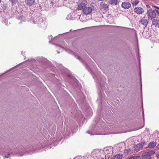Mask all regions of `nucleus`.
<instances>
[{"mask_svg": "<svg viewBox=\"0 0 159 159\" xmlns=\"http://www.w3.org/2000/svg\"><path fill=\"white\" fill-rule=\"evenodd\" d=\"M98 124L101 127V128L98 125H96L93 129H92V131H88L87 133L91 135L100 134L105 135L106 133L102 132V130H104V128H106V124L102 120H99Z\"/></svg>", "mask_w": 159, "mask_h": 159, "instance_id": "1", "label": "nucleus"}, {"mask_svg": "<svg viewBox=\"0 0 159 159\" xmlns=\"http://www.w3.org/2000/svg\"><path fill=\"white\" fill-rule=\"evenodd\" d=\"M36 18L37 19L36 21H35V20H34L32 21V22L34 24H40V26L41 27H42L43 25L45 24V22L43 20V19L41 18L38 17L37 18Z\"/></svg>", "mask_w": 159, "mask_h": 159, "instance_id": "2", "label": "nucleus"}, {"mask_svg": "<svg viewBox=\"0 0 159 159\" xmlns=\"http://www.w3.org/2000/svg\"><path fill=\"white\" fill-rule=\"evenodd\" d=\"M147 14L148 18H150L151 19L154 18L156 16V13L154 10L150 9L147 12Z\"/></svg>", "mask_w": 159, "mask_h": 159, "instance_id": "3", "label": "nucleus"}, {"mask_svg": "<svg viewBox=\"0 0 159 159\" xmlns=\"http://www.w3.org/2000/svg\"><path fill=\"white\" fill-rule=\"evenodd\" d=\"M131 6L130 3L128 2H122L121 4L122 7L126 9L129 8Z\"/></svg>", "mask_w": 159, "mask_h": 159, "instance_id": "4", "label": "nucleus"}, {"mask_svg": "<svg viewBox=\"0 0 159 159\" xmlns=\"http://www.w3.org/2000/svg\"><path fill=\"white\" fill-rule=\"evenodd\" d=\"M134 10L136 13L139 14L143 13L144 12L143 9L142 8L139 7L134 8Z\"/></svg>", "mask_w": 159, "mask_h": 159, "instance_id": "5", "label": "nucleus"}, {"mask_svg": "<svg viewBox=\"0 0 159 159\" xmlns=\"http://www.w3.org/2000/svg\"><path fill=\"white\" fill-rule=\"evenodd\" d=\"M92 10V9L91 7H86L84 8L83 13L86 15H88L91 13Z\"/></svg>", "mask_w": 159, "mask_h": 159, "instance_id": "6", "label": "nucleus"}, {"mask_svg": "<svg viewBox=\"0 0 159 159\" xmlns=\"http://www.w3.org/2000/svg\"><path fill=\"white\" fill-rule=\"evenodd\" d=\"M86 2L85 0H83L78 5L77 8V10H82L86 5Z\"/></svg>", "mask_w": 159, "mask_h": 159, "instance_id": "7", "label": "nucleus"}, {"mask_svg": "<svg viewBox=\"0 0 159 159\" xmlns=\"http://www.w3.org/2000/svg\"><path fill=\"white\" fill-rule=\"evenodd\" d=\"M150 158L149 154L148 152L143 153L140 157V159H150Z\"/></svg>", "mask_w": 159, "mask_h": 159, "instance_id": "8", "label": "nucleus"}, {"mask_svg": "<svg viewBox=\"0 0 159 159\" xmlns=\"http://www.w3.org/2000/svg\"><path fill=\"white\" fill-rule=\"evenodd\" d=\"M143 145L139 143L135 145L134 147V150L137 152L142 149L143 148Z\"/></svg>", "mask_w": 159, "mask_h": 159, "instance_id": "9", "label": "nucleus"}, {"mask_svg": "<svg viewBox=\"0 0 159 159\" xmlns=\"http://www.w3.org/2000/svg\"><path fill=\"white\" fill-rule=\"evenodd\" d=\"M24 151V150H20V151H19L18 152H15V153H13V154L10 153V154H10V156L11 154H12L13 155H15L17 156H22L25 153V152H23ZM11 153H12V152H11Z\"/></svg>", "mask_w": 159, "mask_h": 159, "instance_id": "10", "label": "nucleus"}, {"mask_svg": "<svg viewBox=\"0 0 159 159\" xmlns=\"http://www.w3.org/2000/svg\"><path fill=\"white\" fill-rule=\"evenodd\" d=\"M139 23L146 27L148 25V21L147 19L144 18H143L140 20Z\"/></svg>", "mask_w": 159, "mask_h": 159, "instance_id": "11", "label": "nucleus"}, {"mask_svg": "<svg viewBox=\"0 0 159 159\" xmlns=\"http://www.w3.org/2000/svg\"><path fill=\"white\" fill-rule=\"evenodd\" d=\"M99 153V151L98 150H93L91 152V156L95 158V157H97L98 155V154Z\"/></svg>", "mask_w": 159, "mask_h": 159, "instance_id": "12", "label": "nucleus"}, {"mask_svg": "<svg viewBox=\"0 0 159 159\" xmlns=\"http://www.w3.org/2000/svg\"><path fill=\"white\" fill-rule=\"evenodd\" d=\"M35 2V0H25V2L28 5L32 6Z\"/></svg>", "mask_w": 159, "mask_h": 159, "instance_id": "13", "label": "nucleus"}, {"mask_svg": "<svg viewBox=\"0 0 159 159\" xmlns=\"http://www.w3.org/2000/svg\"><path fill=\"white\" fill-rule=\"evenodd\" d=\"M119 3V2L117 0H110V3L111 5H117Z\"/></svg>", "mask_w": 159, "mask_h": 159, "instance_id": "14", "label": "nucleus"}, {"mask_svg": "<svg viewBox=\"0 0 159 159\" xmlns=\"http://www.w3.org/2000/svg\"><path fill=\"white\" fill-rule=\"evenodd\" d=\"M122 157V154H118L114 156L113 159H121Z\"/></svg>", "mask_w": 159, "mask_h": 159, "instance_id": "15", "label": "nucleus"}, {"mask_svg": "<svg viewBox=\"0 0 159 159\" xmlns=\"http://www.w3.org/2000/svg\"><path fill=\"white\" fill-rule=\"evenodd\" d=\"M152 24L156 26H159V20L154 19L152 20Z\"/></svg>", "mask_w": 159, "mask_h": 159, "instance_id": "16", "label": "nucleus"}, {"mask_svg": "<svg viewBox=\"0 0 159 159\" xmlns=\"http://www.w3.org/2000/svg\"><path fill=\"white\" fill-rule=\"evenodd\" d=\"M131 2L133 5L136 6L139 3V0H131Z\"/></svg>", "mask_w": 159, "mask_h": 159, "instance_id": "17", "label": "nucleus"}, {"mask_svg": "<svg viewBox=\"0 0 159 159\" xmlns=\"http://www.w3.org/2000/svg\"><path fill=\"white\" fill-rule=\"evenodd\" d=\"M19 20H23L24 21H25L27 20V19L24 16H22L18 17Z\"/></svg>", "mask_w": 159, "mask_h": 159, "instance_id": "18", "label": "nucleus"}, {"mask_svg": "<svg viewBox=\"0 0 159 159\" xmlns=\"http://www.w3.org/2000/svg\"><path fill=\"white\" fill-rule=\"evenodd\" d=\"M156 145V143L154 142H150L148 145L149 148H153Z\"/></svg>", "mask_w": 159, "mask_h": 159, "instance_id": "19", "label": "nucleus"}, {"mask_svg": "<svg viewBox=\"0 0 159 159\" xmlns=\"http://www.w3.org/2000/svg\"><path fill=\"white\" fill-rule=\"evenodd\" d=\"M102 8L105 10H108V7L107 4H104L102 5Z\"/></svg>", "mask_w": 159, "mask_h": 159, "instance_id": "20", "label": "nucleus"}, {"mask_svg": "<svg viewBox=\"0 0 159 159\" xmlns=\"http://www.w3.org/2000/svg\"><path fill=\"white\" fill-rule=\"evenodd\" d=\"M130 159H140V156H133L130 158Z\"/></svg>", "mask_w": 159, "mask_h": 159, "instance_id": "21", "label": "nucleus"}, {"mask_svg": "<svg viewBox=\"0 0 159 159\" xmlns=\"http://www.w3.org/2000/svg\"><path fill=\"white\" fill-rule=\"evenodd\" d=\"M154 7L157 8V9H155V10L156 12L159 15V7H157L156 6H154Z\"/></svg>", "mask_w": 159, "mask_h": 159, "instance_id": "22", "label": "nucleus"}, {"mask_svg": "<svg viewBox=\"0 0 159 159\" xmlns=\"http://www.w3.org/2000/svg\"><path fill=\"white\" fill-rule=\"evenodd\" d=\"M155 152L154 151H151L148 152V153L149 154L150 158L151 157V155L154 154L155 153Z\"/></svg>", "mask_w": 159, "mask_h": 159, "instance_id": "23", "label": "nucleus"}, {"mask_svg": "<svg viewBox=\"0 0 159 159\" xmlns=\"http://www.w3.org/2000/svg\"><path fill=\"white\" fill-rule=\"evenodd\" d=\"M156 157L158 158H159V152H157L156 153Z\"/></svg>", "mask_w": 159, "mask_h": 159, "instance_id": "24", "label": "nucleus"}, {"mask_svg": "<svg viewBox=\"0 0 159 159\" xmlns=\"http://www.w3.org/2000/svg\"><path fill=\"white\" fill-rule=\"evenodd\" d=\"M108 121H106V123L107 124H111V120H110V119H109V120H107Z\"/></svg>", "mask_w": 159, "mask_h": 159, "instance_id": "25", "label": "nucleus"}, {"mask_svg": "<svg viewBox=\"0 0 159 159\" xmlns=\"http://www.w3.org/2000/svg\"><path fill=\"white\" fill-rule=\"evenodd\" d=\"M66 19L69 20H71V16L70 15H68L66 17Z\"/></svg>", "mask_w": 159, "mask_h": 159, "instance_id": "26", "label": "nucleus"}, {"mask_svg": "<svg viewBox=\"0 0 159 159\" xmlns=\"http://www.w3.org/2000/svg\"><path fill=\"white\" fill-rule=\"evenodd\" d=\"M11 154L10 153H8L7 156H5L4 157V158H8L9 157V156H10Z\"/></svg>", "mask_w": 159, "mask_h": 159, "instance_id": "27", "label": "nucleus"}, {"mask_svg": "<svg viewBox=\"0 0 159 159\" xmlns=\"http://www.w3.org/2000/svg\"><path fill=\"white\" fill-rule=\"evenodd\" d=\"M57 46L58 47H59L60 48H62V49H64V47H63V46L60 45H57Z\"/></svg>", "mask_w": 159, "mask_h": 159, "instance_id": "28", "label": "nucleus"}, {"mask_svg": "<svg viewBox=\"0 0 159 159\" xmlns=\"http://www.w3.org/2000/svg\"><path fill=\"white\" fill-rule=\"evenodd\" d=\"M11 2H12L14 3L16 2V0H10Z\"/></svg>", "mask_w": 159, "mask_h": 159, "instance_id": "29", "label": "nucleus"}, {"mask_svg": "<svg viewBox=\"0 0 159 159\" xmlns=\"http://www.w3.org/2000/svg\"><path fill=\"white\" fill-rule=\"evenodd\" d=\"M48 38L49 39H52V35H50L49 36H48Z\"/></svg>", "mask_w": 159, "mask_h": 159, "instance_id": "30", "label": "nucleus"}, {"mask_svg": "<svg viewBox=\"0 0 159 159\" xmlns=\"http://www.w3.org/2000/svg\"><path fill=\"white\" fill-rule=\"evenodd\" d=\"M146 7H150L149 5H146Z\"/></svg>", "mask_w": 159, "mask_h": 159, "instance_id": "31", "label": "nucleus"}, {"mask_svg": "<svg viewBox=\"0 0 159 159\" xmlns=\"http://www.w3.org/2000/svg\"><path fill=\"white\" fill-rule=\"evenodd\" d=\"M146 7H150L149 5H146Z\"/></svg>", "mask_w": 159, "mask_h": 159, "instance_id": "32", "label": "nucleus"}, {"mask_svg": "<svg viewBox=\"0 0 159 159\" xmlns=\"http://www.w3.org/2000/svg\"><path fill=\"white\" fill-rule=\"evenodd\" d=\"M98 159H104L103 158H99Z\"/></svg>", "mask_w": 159, "mask_h": 159, "instance_id": "33", "label": "nucleus"}, {"mask_svg": "<svg viewBox=\"0 0 159 159\" xmlns=\"http://www.w3.org/2000/svg\"><path fill=\"white\" fill-rule=\"evenodd\" d=\"M51 40H50L49 41V43H51Z\"/></svg>", "mask_w": 159, "mask_h": 159, "instance_id": "34", "label": "nucleus"}, {"mask_svg": "<svg viewBox=\"0 0 159 159\" xmlns=\"http://www.w3.org/2000/svg\"><path fill=\"white\" fill-rule=\"evenodd\" d=\"M34 20H35V21H36V20H35V18H34Z\"/></svg>", "mask_w": 159, "mask_h": 159, "instance_id": "35", "label": "nucleus"}, {"mask_svg": "<svg viewBox=\"0 0 159 159\" xmlns=\"http://www.w3.org/2000/svg\"><path fill=\"white\" fill-rule=\"evenodd\" d=\"M57 52H58V53H60V52H58V51Z\"/></svg>", "mask_w": 159, "mask_h": 159, "instance_id": "36", "label": "nucleus"}, {"mask_svg": "<svg viewBox=\"0 0 159 159\" xmlns=\"http://www.w3.org/2000/svg\"><path fill=\"white\" fill-rule=\"evenodd\" d=\"M143 116H144V113H143Z\"/></svg>", "mask_w": 159, "mask_h": 159, "instance_id": "37", "label": "nucleus"}, {"mask_svg": "<svg viewBox=\"0 0 159 159\" xmlns=\"http://www.w3.org/2000/svg\"><path fill=\"white\" fill-rule=\"evenodd\" d=\"M78 58L79 59H80V57H79Z\"/></svg>", "mask_w": 159, "mask_h": 159, "instance_id": "38", "label": "nucleus"}, {"mask_svg": "<svg viewBox=\"0 0 159 159\" xmlns=\"http://www.w3.org/2000/svg\"><path fill=\"white\" fill-rule=\"evenodd\" d=\"M54 39H55V38H54L53 40H54Z\"/></svg>", "mask_w": 159, "mask_h": 159, "instance_id": "39", "label": "nucleus"}]
</instances>
